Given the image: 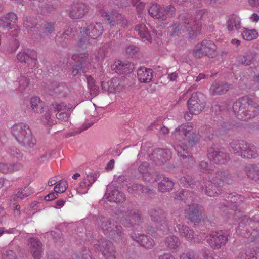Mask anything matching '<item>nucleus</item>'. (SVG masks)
I'll use <instances>...</instances> for the list:
<instances>
[{"label": "nucleus", "mask_w": 259, "mask_h": 259, "mask_svg": "<svg viewBox=\"0 0 259 259\" xmlns=\"http://www.w3.org/2000/svg\"><path fill=\"white\" fill-rule=\"evenodd\" d=\"M192 130V127L189 123L182 124L176 128L172 135L173 139L181 143L174 146L175 151L180 157L187 159L190 163V165L193 164V159L192 157L186 155V154L188 153V150L198 141L197 138Z\"/></svg>", "instance_id": "nucleus-1"}, {"label": "nucleus", "mask_w": 259, "mask_h": 259, "mask_svg": "<svg viewBox=\"0 0 259 259\" xmlns=\"http://www.w3.org/2000/svg\"><path fill=\"white\" fill-rule=\"evenodd\" d=\"M259 105L247 96L237 100L233 106V110L238 118L248 120L259 114Z\"/></svg>", "instance_id": "nucleus-2"}, {"label": "nucleus", "mask_w": 259, "mask_h": 259, "mask_svg": "<svg viewBox=\"0 0 259 259\" xmlns=\"http://www.w3.org/2000/svg\"><path fill=\"white\" fill-rule=\"evenodd\" d=\"M11 133L16 140L22 146L28 149L32 148L36 144V140L32 136L28 125L18 123L11 127Z\"/></svg>", "instance_id": "nucleus-3"}, {"label": "nucleus", "mask_w": 259, "mask_h": 259, "mask_svg": "<svg viewBox=\"0 0 259 259\" xmlns=\"http://www.w3.org/2000/svg\"><path fill=\"white\" fill-rule=\"evenodd\" d=\"M204 11L199 10L197 12L196 18L192 17L188 20L184 22V25L176 26H173L171 27L172 30L175 28L178 29V31H180V33H183L187 32L189 37L193 39L196 38L200 34L201 30V23L200 19L202 18Z\"/></svg>", "instance_id": "nucleus-4"}, {"label": "nucleus", "mask_w": 259, "mask_h": 259, "mask_svg": "<svg viewBox=\"0 0 259 259\" xmlns=\"http://www.w3.org/2000/svg\"><path fill=\"white\" fill-rule=\"evenodd\" d=\"M232 180L227 172L217 173L212 181L203 180L205 193L209 196L215 197L220 193V187L224 184L231 183Z\"/></svg>", "instance_id": "nucleus-5"}, {"label": "nucleus", "mask_w": 259, "mask_h": 259, "mask_svg": "<svg viewBox=\"0 0 259 259\" xmlns=\"http://www.w3.org/2000/svg\"><path fill=\"white\" fill-rule=\"evenodd\" d=\"M98 225L104 234L112 235L116 242H120L124 237L121 226L112 224L111 221L106 218H100L97 220Z\"/></svg>", "instance_id": "nucleus-6"}, {"label": "nucleus", "mask_w": 259, "mask_h": 259, "mask_svg": "<svg viewBox=\"0 0 259 259\" xmlns=\"http://www.w3.org/2000/svg\"><path fill=\"white\" fill-rule=\"evenodd\" d=\"M148 11L152 17L160 21L166 20L173 17L175 14V8L171 5L161 7L157 4H152Z\"/></svg>", "instance_id": "nucleus-7"}, {"label": "nucleus", "mask_w": 259, "mask_h": 259, "mask_svg": "<svg viewBox=\"0 0 259 259\" xmlns=\"http://www.w3.org/2000/svg\"><path fill=\"white\" fill-rule=\"evenodd\" d=\"M150 214L151 219L156 223L157 228L164 232L177 231L170 224H169L164 212L160 209H152Z\"/></svg>", "instance_id": "nucleus-8"}, {"label": "nucleus", "mask_w": 259, "mask_h": 259, "mask_svg": "<svg viewBox=\"0 0 259 259\" xmlns=\"http://www.w3.org/2000/svg\"><path fill=\"white\" fill-rule=\"evenodd\" d=\"M215 49L216 46L212 41L204 40L195 46L193 50V54L197 58H201L204 55L212 57Z\"/></svg>", "instance_id": "nucleus-9"}, {"label": "nucleus", "mask_w": 259, "mask_h": 259, "mask_svg": "<svg viewBox=\"0 0 259 259\" xmlns=\"http://www.w3.org/2000/svg\"><path fill=\"white\" fill-rule=\"evenodd\" d=\"M203 99L204 96L200 93L192 94L191 98L187 102L189 112L195 115L199 114L205 106V103Z\"/></svg>", "instance_id": "nucleus-10"}, {"label": "nucleus", "mask_w": 259, "mask_h": 259, "mask_svg": "<svg viewBox=\"0 0 259 259\" xmlns=\"http://www.w3.org/2000/svg\"><path fill=\"white\" fill-rule=\"evenodd\" d=\"M95 247L102 252L105 259H115L116 251L112 243L105 239L98 240Z\"/></svg>", "instance_id": "nucleus-11"}, {"label": "nucleus", "mask_w": 259, "mask_h": 259, "mask_svg": "<svg viewBox=\"0 0 259 259\" xmlns=\"http://www.w3.org/2000/svg\"><path fill=\"white\" fill-rule=\"evenodd\" d=\"M184 214L186 218L195 223L203 220L205 217L203 208L195 204L186 206L184 209Z\"/></svg>", "instance_id": "nucleus-12"}, {"label": "nucleus", "mask_w": 259, "mask_h": 259, "mask_svg": "<svg viewBox=\"0 0 259 259\" xmlns=\"http://www.w3.org/2000/svg\"><path fill=\"white\" fill-rule=\"evenodd\" d=\"M99 174L96 171H92L87 174L86 177L82 178L79 183L76 191L80 194L87 193L90 187L96 181Z\"/></svg>", "instance_id": "nucleus-13"}, {"label": "nucleus", "mask_w": 259, "mask_h": 259, "mask_svg": "<svg viewBox=\"0 0 259 259\" xmlns=\"http://www.w3.org/2000/svg\"><path fill=\"white\" fill-rule=\"evenodd\" d=\"M227 240V235L222 231H220L211 233L207 242L212 248L219 249L226 244Z\"/></svg>", "instance_id": "nucleus-14"}, {"label": "nucleus", "mask_w": 259, "mask_h": 259, "mask_svg": "<svg viewBox=\"0 0 259 259\" xmlns=\"http://www.w3.org/2000/svg\"><path fill=\"white\" fill-rule=\"evenodd\" d=\"M176 227L180 236L184 238L188 241L190 242L194 240L195 242H200L204 238L203 235L200 238L194 237L193 230L182 223L177 224Z\"/></svg>", "instance_id": "nucleus-15"}, {"label": "nucleus", "mask_w": 259, "mask_h": 259, "mask_svg": "<svg viewBox=\"0 0 259 259\" xmlns=\"http://www.w3.org/2000/svg\"><path fill=\"white\" fill-rule=\"evenodd\" d=\"M100 13L101 16L109 22L111 26L119 25L124 27L127 24V21L124 17L116 12L110 13L105 10H102Z\"/></svg>", "instance_id": "nucleus-16"}, {"label": "nucleus", "mask_w": 259, "mask_h": 259, "mask_svg": "<svg viewBox=\"0 0 259 259\" xmlns=\"http://www.w3.org/2000/svg\"><path fill=\"white\" fill-rule=\"evenodd\" d=\"M103 31V27L100 23H92L88 25L87 27L85 29L80 30V33L85 34L87 37L84 36V41L86 40L88 38H92L93 39L98 37Z\"/></svg>", "instance_id": "nucleus-17"}, {"label": "nucleus", "mask_w": 259, "mask_h": 259, "mask_svg": "<svg viewBox=\"0 0 259 259\" xmlns=\"http://www.w3.org/2000/svg\"><path fill=\"white\" fill-rule=\"evenodd\" d=\"M105 196L108 201L120 203L125 199V195L112 185L108 186Z\"/></svg>", "instance_id": "nucleus-18"}, {"label": "nucleus", "mask_w": 259, "mask_h": 259, "mask_svg": "<svg viewBox=\"0 0 259 259\" xmlns=\"http://www.w3.org/2000/svg\"><path fill=\"white\" fill-rule=\"evenodd\" d=\"M121 222L125 227H130L139 222L141 219L140 214L135 210L124 211L122 214Z\"/></svg>", "instance_id": "nucleus-19"}, {"label": "nucleus", "mask_w": 259, "mask_h": 259, "mask_svg": "<svg viewBox=\"0 0 259 259\" xmlns=\"http://www.w3.org/2000/svg\"><path fill=\"white\" fill-rule=\"evenodd\" d=\"M208 157L216 163H224L229 159V156L223 151L214 148H210L208 151Z\"/></svg>", "instance_id": "nucleus-20"}, {"label": "nucleus", "mask_w": 259, "mask_h": 259, "mask_svg": "<svg viewBox=\"0 0 259 259\" xmlns=\"http://www.w3.org/2000/svg\"><path fill=\"white\" fill-rule=\"evenodd\" d=\"M149 166L147 162H143L138 167V170L142 175L144 180L151 183L156 182L158 180L159 176L155 172H149Z\"/></svg>", "instance_id": "nucleus-21"}, {"label": "nucleus", "mask_w": 259, "mask_h": 259, "mask_svg": "<svg viewBox=\"0 0 259 259\" xmlns=\"http://www.w3.org/2000/svg\"><path fill=\"white\" fill-rule=\"evenodd\" d=\"M28 249L32 253L34 259H40L42 256V244L35 238H30L28 240Z\"/></svg>", "instance_id": "nucleus-22"}, {"label": "nucleus", "mask_w": 259, "mask_h": 259, "mask_svg": "<svg viewBox=\"0 0 259 259\" xmlns=\"http://www.w3.org/2000/svg\"><path fill=\"white\" fill-rule=\"evenodd\" d=\"M101 85L104 92L108 93H115L120 90L119 80L117 78H112L107 81H102Z\"/></svg>", "instance_id": "nucleus-23"}, {"label": "nucleus", "mask_w": 259, "mask_h": 259, "mask_svg": "<svg viewBox=\"0 0 259 259\" xmlns=\"http://www.w3.org/2000/svg\"><path fill=\"white\" fill-rule=\"evenodd\" d=\"M131 238L133 240L136 241L141 246L147 249H151L155 245L154 240L144 234L133 233L131 234Z\"/></svg>", "instance_id": "nucleus-24"}, {"label": "nucleus", "mask_w": 259, "mask_h": 259, "mask_svg": "<svg viewBox=\"0 0 259 259\" xmlns=\"http://www.w3.org/2000/svg\"><path fill=\"white\" fill-rule=\"evenodd\" d=\"M17 21L16 14L12 12L9 13L0 17V27L3 29H12Z\"/></svg>", "instance_id": "nucleus-25"}, {"label": "nucleus", "mask_w": 259, "mask_h": 259, "mask_svg": "<svg viewBox=\"0 0 259 259\" xmlns=\"http://www.w3.org/2000/svg\"><path fill=\"white\" fill-rule=\"evenodd\" d=\"M88 8L83 3L75 4L72 6L69 12V16L72 19L82 18L87 12Z\"/></svg>", "instance_id": "nucleus-26"}, {"label": "nucleus", "mask_w": 259, "mask_h": 259, "mask_svg": "<svg viewBox=\"0 0 259 259\" xmlns=\"http://www.w3.org/2000/svg\"><path fill=\"white\" fill-rule=\"evenodd\" d=\"M153 71L152 69L141 67L137 71L139 80L141 82H149L153 78Z\"/></svg>", "instance_id": "nucleus-27"}, {"label": "nucleus", "mask_w": 259, "mask_h": 259, "mask_svg": "<svg viewBox=\"0 0 259 259\" xmlns=\"http://www.w3.org/2000/svg\"><path fill=\"white\" fill-rule=\"evenodd\" d=\"M229 148L230 151L242 156L245 149L247 148V143L244 141H234L230 144Z\"/></svg>", "instance_id": "nucleus-28"}, {"label": "nucleus", "mask_w": 259, "mask_h": 259, "mask_svg": "<svg viewBox=\"0 0 259 259\" xmlns=\"http://www.w3.org/2000/svg\"><path fill=\"white\" fill-rule=\"evenodd\" d=\"M230 88V84L215 82L211 86L210 92L213 95H221L226 93Z\"/></svg>", "instance_id": "nucleus-29"}, {"label": "nucleus", "mask_w": 259, "mask_h": 259, "mask_svg": "<svg viewBox=\"0 0 259 259\" xmlns=\"http://www.w3.org/2000/svg\"><path fill=\"white\" fill-rule=\"evenodd\" d=\"M30 107L33 112L41 113L44 109L45 103L37 96L32 97L30 99Z\"/></svg>", "instance_id": "nucleus-30"}, {"label": "nucleus", "mask_w": 259, "mask_h": 259, "mask_svg": "<svg viewBox=\"0 0 259 259\" xmlns=\"http://www.w3.org/2000/svg\"><path fill=\"white\" fill-rule=\"evenodd\" d=\"M227 28L229 31L239 30L241 28V19L238 16H230L227 21Z\"/></svg>", "instance_id": "nucleus-31"}, {"label": "nucleus", "mask_w": 259, "mask_h": 259, "mask_svg": "<svg viewBox=\"0 0 259 259\" xmlns=\"http://www.w3.org/2000/svg\"><path fill=\"white\" fill-rule=\"evenodd\" d=\"M136 30L138 32L140 37L144 41H147L148 42L152 41V35L147 30V27L144 24H141L136 26Z\"/></svg>", "instance_id": "nucleus-32"}, {"label": "nucleus", "mask_w": 259, "mask_h": 259, "mask_svg": "<svg viewBox=\"0 0 259 259\" xmlns=\"http://www.w3.org/2000/svg\"><path fill=\"white\" fill-rule=\"evenodd\" d=\"M248 177L254 181L259 180V167L254 164H248L245 168Z\"/></svg>", "instance_id": "nucleus-33"}, {"label": "nucleus", "mask_w": 259, "mask_h": 259, "mask_svg": "<svg viewBox=\"0 0 259 259\" xmlns=\"http://www.w3.org/2000/svg\"><path fill=\"white\" fill-rule=\"evenodd\" d=\"M52 108L56 112V114L69 113L70 110L72 108L70 104H66L64 103H58L55 102L52 104Z\"/></svg>", "instance_id": "nucleus-34"}, {"label": "nucleus", "mask_w": 259, "mask_h": 259, "mask_svg": "<svg viewBox=\"0 0 259 259\" xmlns=\"http://www.w3.org/2000/svg\"><path fill=\"white\" fill-rule=\"evenodd\" d=\"M52 108L56 112V114L69 113L70 110L72 108L70 104H66L64 103H58L55 102L52 104Z\"/></svg>", "instance_id": "nucleus-35"}, {"label": "nucleus", "mask_w": 259, "mask_h": 259, "mask_svg": "<svg viewBox=\"0 0 259 259\" xmlns=\"http://www.w3.org/2000/svg\"><path fill=\"white\" fill-rule=\"evenodd\" d=\"M52 108L56 112V114L69 113L70 110L72 108L70 104H66L64 103H58L55 102L52 104Z\"/></svg>", "instance_id": "nucleus-36"}, {"label": "nucleus", "mask_w": 259, "mask_h": 259, "mask_svg": "<svg viewBox=\"0 0 259 259\" xmlns=\"http://www.w3.org/2000/svg\"><path fill=\"white\" fill-rule=\"evenodd\" d=\"M22 167V165L19 163L13 164H8L4 163H0V171L4 174L18 171L21 169Z\"/></svg>", "instance_id": "nucleus-37"}, {"label": "nucleus", "mask_w": 259, "mask_h": 259, "mask_svg": "<svg viewBox=\"0 0 259 259\" xmlns=\"http://www.w3.org/2000/svg\"><path fill=\"white\" fill-rule=\"evenodd\" d=\"M174 184V182L168 178L163 177L161 182L158 184V190L162 192L169 191L172 190Z\"/></svg>", "instance_id": "nucleus-38"}, {"label": "nucleus", "mask_w": 259, "mask_h": 259, "mask_svg": "<svg viewBox=\"0 0 259 259\" xmlns=\"http://www.w3.org/2000/svg\"><path fill=\"white\" fill-rule=\"evenodd\" d=\"M242 38L246 40L250 41L256 39L258 36V32L255 29H248L243 28L241 32Z\"/></svg>", "instance_id": "nucleus-39"}, {"label": "nucleus", "mask_w": 259, "mask_h": 259, "mask_svg": "<svg viewBox=\"0 0 259 259\" xmlns=\"http://www.w3.org/2000/svg\"><path fill=\"white\" fill-rule=\"evenodd\" d=\"M245 149V151L244 150L241 156L242 157L251 158H255L257 156L258 154L254 145L247 143V148Z\"/></svg>", "instance_id": "nucleus-40"}, {"label": "nucleus", "mask_w": 259, "mask_h": 259, "mask_svg": "<svg viewBox=\"0 0 259 259\" xmlns=\"http://www.w3.org/2000/svg\"><path fill=\"white\" fill-rule=\"evenodd\" d=\"M34 192L33 189L29 186H25L23 188L19 189L16 195V200L20 199H22L27 197Z\"/></svg>", "instance_id": "nucleus-41"}, {"label": "nucleus", "mask_w": 259, "mask_h": 259, "mask_svg": "<svg viewBox=\"0 0 259 259\" xmlns=\"http://www.w3.org/2000/svg\"><path fill=\"white\" fill-rule=\"evenodd\" d=\"M87 79L90 94L94 96H97L100 91L99 88L95 84L93 78L89 76L87 77Z\"/></svg>", "instance_id": "nucleus-42"}, {"label": "nucleus", "mask_w": 259, "mask_h": 259, "mask_svg": "<svg viewBox=\"0 0 259 259\" xmlns=\"http://www.w3.org/2000/svg\"><path fill=\"white\" fill-rule=\"evenodd\" d=\"M180 244L179 239L178 237L174 236L168 237L165 241L166 245L172 249H176L178 247Z\"/></svg>", "instance_id": "nucleus-43"}, {"label": "nucleus", "mask_w": 259, "mask_h": 259, "mask_svg": "<svg viewBox=\"0 0 259 259\" xmlns=\"http://www.w3.org/2000/svg\"><path fill=\"white\" fill-rule=\"evenodd\" d=\"M154 155H156L157 156H160V158H158L160 160H161L162 162L163 161H166V160H168L170 158V155L168 154V151L167 150L162 149L160 148H158L156 149L154 151Z\"/></svg>", "instance_id": "nucleus-44"}, {"label": "nucleus", "mask_w": 259, "mask_h": 259, "mask_svg": "<svg viewBox=\"0 0 259 259\" xmlns=\"http://www.w3.org/2000/svg\"><path fill=\"white\" fill-rule=\"evenodd\" d=\"M147 189V188L142 186L141 185H139L138 184H134L132 186H129L128 187L127 191L129 193H140V192H141V193H146Z\"/></svg>", "instance_id": "nucleus-45"}, {"label": "nucleus", "mask_w": 259, "mask_h": 259, "mask_svg": "<svg viewBox=\"0 0 259 259\" xmlns=\"http://www.w3.org/2000/svg\"><path fill=\"white\" fill-rule=\"evenodd\" d=\"M147 189V188L142 186L141 185H139L138 184H134L132 186H129L128 187L127 191L129 193H140V192H141V193H146Z\"/></svg>", "instance_id": "nucleus-46"}, {"label": "nucleus", "mask_w": 259, "mask_h": 259, "mask_svg": "<svg viewBox=\"0 0 259 259\" xmlns=\"http://www.w3.org/2000/svg\"><path fill=\"white\" fill-rule=\"evenodd\" d=\"M68 187V184L65 180H59V182L54 188V190L57 193H63Z\"/></svg>", "instance_id": "nucleus-47"}, {"label": "nucleus", "mask_w": 259, "mask_h": 259, "mask_svg": "<svg viewBox=\"0 0 259 259\" xmlns=\"http://www.w3.org/2000/svg\"><path fill=\"white\" fill-rule=\"evenodd\" d=\"M23 25L27 29H29L34 27L36 25V22L32 18L26 17L24 20Z\"/></svg>", "instance_id": "nucleus-48"}, {"label": "nucleus", "mask_w": 259, "mask_h": 259, "mask_svg": "<svg viewBox=\"0 0 259 259\" xmlns=\"http://www.w3.org/2000/svg\"><path fill=\"white\" fill-rule=\"evenodd\" d=\"M28 56H29V66L31 68L35 67L37 63L36 53L35 51H31L28 54Z\"/></svg>", "instance_id": "nucleus-49"}, {"label": "nucleus", "mask_w": 259, "mask_h": 259, "mask_svg": "<svg viewBox=\"0 0 259 259\" xmlns=\"http://www.w3.org/2000/svg\"><path fill=\"white\" fill-rule=\"evenodd\" d=\"M72 29L70 28H68L62 34H57V37L58 38L61 37V40H59L60 43L63 44L64 42L66 43L65 40H68L69 37L70 36L71 34L72 33Z\"/></svg>", "instance_id": "nucleus-50"}, {"label": "nucleus", "mask_w": 259, "mask_h": 259, "mask_svg": "<svg viewBox=\"0 0 259 259\" xmlns=\"http://www.w3.org/2000/svg\"><path fill=\"white\" fill-rule=\"evenodd\" d=\"M18 60L21 62L27 63V64H29V56H28V54L25 53V52H19L17 56Z\"/></svg>", "instance_id": "nucleus-51"}, {"label": "nucleus", "mask_w": 259, "mask_h": 259, "mask_svg": "<svg viewBox=\"0 0 259 259\" xmlns=\"http://www.w3.org/2000/svg\"><path fill=\"white\" fill-rule=\"evenodd\" d=\"M54 31V24L51 23H47L45 25L44 35L48 37Z\"/></svg>", "instance_id": "nucleus-52"}, {"label": "nucleus", "mask_w": 259, "mask_h": 259, "mask_svg": "<svg viewBox=\"0 0 259 259\" xmlns=\"http://www.w3.org/2000/svg\"><path fill=\"white\" fill-rule=\"evenodd\" d=\"M124 63L120 60L116 61L112 66V69L115 71V72L121 73V71L122 69Z\"/></svg>", "instance_id": "nucleus-53"}, {"label": "nucleus", "mask_w": 259, "mask_h": 259, "mask_svg": "<svg viewBox=\"0 0 259 259\" xmlns=\"http://www.w3.org/2000/svg\"><path fill=\"white\" fill-rule=\"evenodd\" d=\"M252 60V55L251 54H246L240 57V61L241 63L245 65L250 64Z\"/></svg>", "instance_id": "nucleus-54"}, {"label": "nucleus", "mask_w": 259, "mask_h": 259, "mask_svg": "<svg viewBox=\"0 0 259 259\" xmlns=\"http://www.w3.org/2000/svg\"><path fill=\"white\" fill-rule=\"evenodd\" d=\"M42 122L47 125H50L53 124V119L50 112H46L43 116Z\"/></svg>", "instance_id": "nucleus-55"}, {"label": "nucleus", "mask_w": 259, "mask_h": 259, "mask_svg": "<svg viewBox=\"0 0 259 259\" xmlns=\"http://www.w3.org/2000/svg\"><path fill=\"white\" fill-rule=\"evenodd\" d=\"M75 259H92L89 250H84L79 255L76 256Z\"/></svg>", "instance_id": "nucleus-56"}, {"label": "nucleus", "mask_w": 259, "mask_h": 259, "mask_svg": "<svg viewBox=\"0 0 259 259\" xmlns=\"http://www.w3.org/2000/svg\"><path fill=\"white\" fill-rule=\"evenodd\" d=\"M122 69L121 71V73H130L132 71L134 67L133 65L128 62L124 63L123 65L122 66Z\"/></svg>", "instance_id": "nucleus-57"}, {"label": "nucleus", "mask_w": 259, "mask_h": 259, "mask_svg": "<svg viewBox=\"0 0 259 259\" xmlns=\"http://www.w3.org/2000/svg\"><path fill=\"white\" fill-rule=\"evenodd\" d=\"M235 259H257V257L254 255H248L245 252H240L237 255Z\"/></svg>", "instance_id": "nucleus-58"}, {"label": "nucleus", "mask_w": 259, "mask_h": 259, "mask_svg": "<svg viewBox=\"0 0 259 259\" xmlns=\"http://www.w3.org/2000/svg\"><path fill=\"white\" fill-rule=\"evenodd\" d=\"M133 3L138 12L142 11L145 8V4L140 2V0H133Z\"/></svg>", "instance_id": "nucleus-59"}, {"label": "nucleus", "mask_w": 259, "mask_h": 259, "mask_svg": "<svg viewBox=\"0 0 259 259\" xmlns=\"http://www.w3.org/2000/svg\"><path fill=\"white\" fill-rule=\"evenodd\" d=\"M72 57L73 59L76 61L80 62L81 64L82 65L83 64L86 63V59L88 57V56L85 54H81L79 56V58L78 59L77 58V55H74Z\"/></svg>", "instance_id": "nucleus-60"}, {"label": "nucleus", "mask_w": 259, "mask_h": 259, "mask_svg": "<svg viewBox=\"0 0 259 259\" xmlns=\"http://www.w3.org/2000/svg\"><path fill=\"white\" fill-rule=\"evenodd\" d=\"M3 259H17L15 253L12 250L6 251L3 257Z\"/></svg>", "instance_id": "nucleus-61"}, {"label": "nucleus", "mask_w": 259, "mask_h": 259, "mask_svg": "<svg viewBox=\"0 0 259 259\" xmlns=\"http://www.w3.org/2000/svg\"><path fill=\"white\" fill-rule=\"evenodd\" d=\"M56 118L61 121H66L68 120L69 113H59V114H56Z\"/></svg>", "instance_id": "nucleus-62"}, {"label": "nucleus", "mask_w": 259, "mask_h": 259, "mask_svg": "<svg viewBox=\"0 0 259 259\" xmlns=\"http://www.w3.org/2000/svg\"><path fill=\"white\" fill-rule=\"evenodd\" d=\"M180 259H198V258L192 252H188L181 255Z\"/></svg>", "instance_id": "nucleus-63"}, {"label": "nucleus", "mask_w": 259, "mask_h": 259, "mask_svg": "<svg viewBox=\"0 0 259 259\" xmlns=\"http://www.w3.org/2000/svg\"><path fill=\"white\" fill-rule=\"evenodd\" d=\"M180 184L186 187L191 186L192 185L191 180L189 181V179L186 177H183L180 179Z\"/></svg>", "instance_id": "nucleus-64"}]
</instances>
